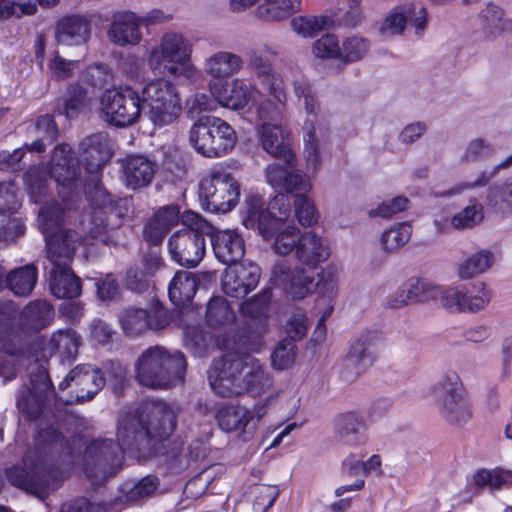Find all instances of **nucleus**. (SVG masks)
I'll return each instance as SVG.
<instances>
[{"instance_id": "obj_23", "label": "nucleus", "mask_w": 512, "mask_h": 512, "mask_svg": "<svg viewBox=\"0 0 512 512\" xmlns=\"http://www.w3.org/2000/svg\"><path fill=\"white\" fill-rule=\"evenodd\" d=\"M296 159L293 165L270 164L265 169L267 183L275 190L283 191L293 195H306L312 189V184L308 176L301 170L294 169Z\"/></svg>"}, {"instance_id": "obj_32", "label": "nucleus", "mask_w": 512, "mask_h": 512, "mask_svg": "<svg viewBox=\"0 0 512 512\" xmlns=\"http://www.w3.org/2000/svg\"><path fill=\"white\" fill-rule=\"evenodd\" d=\"M140 25L141 18L134 12L116 13L107 31L108 38L118 46L137 45L142 39Z\"/></svg>"}, {"instance_id": "obj_30", "label": "nucleus", "mask_w": 512, "mask_h": 512, "mask_svg": "<svg viewBox=\"0 0 512 512\" xmlns=\"http://www.w3.org/2000/svg\"><path fill=\"white\" fill-rule=\"evenodd\" d=\"M121 170L126 187L138 190L151 184L157 165L143 155H130L121 161Z\"/></svg>"}, {"instance_id": "obj_60", "label": "nucleus", "mask_w": 512, "mask_h": 512, "mask_svg": "<svg viewBox=\"0 0 512 512\" xmlns=\"http://www.w3.org/2000/svg\"><path fill=\"white\" fill-rule=\"evenodd\" d=\"M293 89L298 99L303 101L305 111L310 115L316 114L319 103L310 82L304 77L297 78L293 82Z\"/></svg>"}, {"instance_id": "obj_22", "label": "nucleus", "mask_w": 512, "mask_h": 512, "mask_svg": "<svg viewBox=\"0 0 512 512\" xmlns=\"http://www.w3.org/2000/svg\"><path fill=\"white\" fill-rule=\"evenodd\" d=\"M378 340L379 335L373 331L362 332L352 340L343 364L342 377L345 380L359 376L374 363L373 348Z\"/></svg>"}, {"instance_id": "obj_64", "label": "nucleus", "mask_w": 512, "mask_h": 512, "mask_svg": "<svg viewBox=\"0 0 512 512\" xmlns=\"http://www.w3.org/2000/svg\"><path fill=\"white\" fill-rule=\"evenodd\" d=\"M159 481L154 476H145L139 482L129 487L125 491V497L128 501H139L151 496L158 488Z\"/></svg>"}, {"instance_id": "obj_14", "label": "nucleus", "mask_w": 512, "mask_h": 512, "mask_svg": "<svg viewBox=\"0 0 512 512\" xmlns=\"http://www.w3.org/2000/svg\"><path fill=\"white\" fill-rule=\"evenodd\" d=\"M184 224L190 223L174 232L168 240V250L171 258L179 265L193 268L204 258L206 240L203 228L206 222L196 213H187Z\"/></svg>"}, {"instance_id": "obj_16", "label": "nucleus", "mask_w": 512, "mask_h": 512, "mask_svg": "<svg viewBox=\"0 0 512 512\" xmlns=\"http://www.w3.org/2000/svg\"><path fill=\"white\" fill-rule=\"evenodd\" d=\"M250 65L260 79L263 86L268 89L269 94L277 101L262 102L257 111L259 121L276 122L283 116V108L286 102V91L281 76L276 73L271 65L264 61L261 55L254 52L250 58Z\"/></svg>"}, {"instance_id": "obj_46", "label": "nucleus", "mask_w": 512, "mask_h": 512, "mask_svg": "<svg viewBox=\"0 0 512 512\" xmlns=\"http://www.w3.org/2000/svg\"><path fill=\"white\" fill-rule=\"evenodd\" d=\"M299 6V0H263L257 8V14L265 20L277 21L297 11Z\"/></svg>"}, {"instance_id": "obj_29", "label": "nucleus", "mask_w": 512, "mask_h": 512, "mask_svg": "<svg viewBox=\"0 0 512 512\" xmlns=\"http://www.w3.org/2000/svg\"><path fill=\"white\" fill-rule=\"evenodd\" d=\"M211 245L217 260L232 265L245 254V242L242 235L234 229L217 230L211 235Z\"/></svg>"}, {"instance_id": "obj_18", "label": "nucleus", "mask_w": 512, "mask_h": 512, "mask_svg": "<svg viewBox=\"0 0 512 512\" xmlns=\"http://www.w3.org/2000/svg\"><path fill=\"white\" fill-rule=\"evenodd\" d=\"M411 22L416 35H422L427 25L426 8L418 3L406 2L393 7L379 24V32L383 37L391 38L402 35Z\"/></svg>"}, {"instance_id": "obj_51", "label": "nucleus", "mask_w": 512, "mask_h": 512, "mask_svg": "<svg viewBox=\"0 0 512 512\" xmlns=\"http://www.w3.org/2000/svg\"><path fill=\"white\" fill-rule=\"evenodd\" d=\"M486 199L494 209H512V174L503 182L489 186Z\"/></svg>"}, {"instance_id": "obj_49", "label": "nucleus", "mask_w": 512, "mask_h": 512, "mask_svg": "<svg viewBox=\"0 0 512 512\" xmlns=\"http://www.w3.org/2000/svg\"><path fill=\"white\" fill-rule=\"evenodd\" d=\"M484 218V207L475 198L469 200V204L456 213L450 220L451 226L455 229H470Z\"/></svg>"}, {"instance_id": "obj_40", "label": "nucleus", "mask_w": 512, "mask_h": 512, "mask_svg": "<svg viewBox=\"0 0 512 512\" xmlns=\"http://www.w3.org/2000/svg\"><path fill=\"white\" fill-rule=\"evenodd\" d=\"M92 101L85 88L78 83L70 84L63 96V113L69 119L76 118L91 109Z\"/></svg>"}, {"instance_id": "obj_52", "label": "nucleus", "mask_w": 512, "mask_h": 512, "mask_svg": "<svg viewBox=\"0 0 512 512\" xmlns=\"http://www.w3.org/2000/svg\"><path fill=\"white\" fill-rule=\"evenodd\" d=\"M95 183L93 187H86V195L92 207V211L102 212L103 214H113V200L111 195L103 187L99 180V175L93 176Z\"/></svg>"}, {"instance_id": "obj_10", "label": "nucleus", "mask_w": 512, "mask_h": 512, "mask_svg": "<svg viewBox=\"0 0 512 512\" xmlns=\"http://www.w3.org/2000/svg\"><path fill=\"white\" fill-rule=\"evenodd\" d=\"M431 392L441 418L449 425L461 427L471 420V401L458 372L445 371L431 386Z\"/></svg>"}, {"instance_id": "obj_4", "label": "nucleus", "mask_w": 512, "mask_h": 512, "mask_svg": "<svg viewBox=\"0 0 512 512\" xmlns=\"http://www.w3.org/2000/svg\"><path fill=\"white\" fill-rule=\"evenodd\" d=\"M207 374L212 390L222 397L243 392L260 396L273 386L271 375L264 371L257 358L249 354L228 353L214 360Z\"/></svg>"}, {"instance_id": "obj_24", "label": "nucleus", "mask_w": 512, "mask_h": 512, "mask_svg": "<svg viewBox=\"0 0 512 512\" xmlns=\"http://www.w3.org/2000/svg\"><path fill=\"white\" fill-rule=\"evenodd\" d=\"M222 276V289L230 297L243 298L253 291L260 280L261 269L252 262L228 265Z\"/></svg>"}, {"instance_id": "obj_56", "label": "nucleus", "mask_w": 512, "mask_h": 512, "mask_svg": "<svg viewBox=\"0 0 512 512\" xmlns=\"http://www.w3.org/2000/svg\"><path fill=\"white\" fill-rule=\"evenodd\" d=\"M294 214L302 227H312L317 224L319 214L314 201L306 195H298L293 202Z\"/></svg>"}, {"instance_id": "obj_6", "label": "nucleus", "mask_w": 512, "mask_h": 512, "mask_svg": "<svg viewBox=\"0 0 512 512\" xmlns=\"http://www.w3.org/2000/svg\"><path fill=\"white\" fill-rule=\"evenodd\" d=\"M186 359L180 351H168L156 345L146 349L136 362L135 378L150 388H169L180 383L185 375Z\"/></svg>"}, {"instance_id": "obj_15", "label": "nucleus", "mask_w": 512, "mask_h": 512, "mask_svg": "<svg viewBox=\"0 0 512 512\" xmlns=\"http://www.w3.org/2000/svg\"><path fill=\"white\" fill-rule=\"evenodd\" d=\"M492 299V291L484 282L470 285L441 286L437 303L450 313H477Z\"/></svg>"}, {"instance_id": "obj_5", "label": "nucleus", "mask_w": 512, "mask_h": 512, "mask_svg": "<svg viewBox=\"0 0 512 512\" xmlns=\"http://www.w3.org/2000/svg\"><path fill=\"white\" fill-rule=\"evenodd\" d=\"M79 173V162L70 146L61 144L54 149L49 170L44 166L31 167L24 175V183L31 201L36 204L43 202L41 209L51 202L58 204L54 199L46 200L49 179L53 178L62 189L68 188L70 193Z\"/></svg>"}, {"instance_id": "obj_1", "label": "nucleus", "mask_w": 512, "mask_h": 512, "mask_svg": "<svg viewBox=\"0 0 512 512\" xmlns=\"http://www.w3.org/2000/svg\"><path fill=\"white\" fill-rule=\"evenodd\" d=\"M176 427L174 410L163 402H148L135 412L123 414L117 426V440H95L85 451L87 465L96 466L103 474L120 468L125 451L147 450L152 455L157 445L167 439Z\"/></svg>"}, {"instance_id": "obj_61", "label": "nucleus", "mask_w": 512, "mask_h": 512, "mask_svg": "<svg viewBox=\"0 0 512 512\" xmlns=\"http://www.w3.org/2000/svg\"><path fill=\"white\" fill-rule=\"evenodd\" d=\"M343 467L348 469L351 475L363 473L365 476L375 472L382 474V461L381 457L377 454L372 455L367 461L363 462L355 459L353 456L347 457L343 463Z\"/></svg>"}, {"instance_id": "obj_63", "label": "nucleus", "mask_w": 512, "mask_h": 512, "mask_svg": "<svg viewBox=\"0 0 512 512\" xmlns=\"http://www.w3.org/2000/svg\"><path fill=\"white\" fill-rule=\"evenodd\" d=\"M312 53L315 57L321 59H340V45L337 37L333 34L323 35L313 43Z\"/></svg>"}, {"instance_id": "obj_54", "label": "nucleus", "mask_w": 512, "mask_h": 512, "mask_svg": "<svg viewBox=\"0 0 512 512\" xmlns=\"http://www.w3.org/2000/svg\"><path fill=\"white\" fill-rule=\"evenodd\" d=\"M318 281L315 283V291L329 300H333L338 295L339 291V275L334 266H327L323 268L318 274Z\"/></svg>"}, {"instance_id": "obj_41", "label": "nucleus", "mask_w": 512, "mask_h": 512, "mask_svg": "<svg viewBox=\"0 0 512 512\" xmlns=\"http://www.w3.org/2000/svg\"><path fill=\"white\" fill-rule=\"evenodd\" d=\"M112 214H103L102 212L92 211L88 221H84V229L89 236L104 244L114 243L115 226L110 223Z\"/></svg>"}, {"instance_id": "obj_17", "label": "nucleus", "mask_w": 512, "mask_h": 512, "mask_svg": "<svg viewBox=\"0 0 512 512\" xmlns=\"http://www.w3.org/2000/svg\"><path fill=\"white\" fill-rule=\"evenodd\" d=\"M100 108L105 121L116 127L132 125L142 111L139 94L128 86L105 91Z\"/></svg>"}, {"instance_id": "obj_26", "label": "nucleus", "mask_w": 512, "mask_h": 512, "mask_svg": "<svg viewBox=\"0 0 512 512\" xmlns=\"http://www.w3.org/2000/svg\"><path fill=\"white\" fill-rule=\"evenodd\" d=\"M261 147L274 158L293 165L295 153L291 146L290 134L280 124L263 122L256 128Z\"/></svg>"}, {"instance_id": "obj_7", "label": "nucleus", "mask_w": 512, "mask_h": 512, "mask_svg": "<svg viewBox=\"0 0 512 512\" xmlns=\"http://www.w3.org/2000/svg\"><path fill=\"white\" fill-rule=\"evenodd\" d=\"M192 54V42L181 33L169 31L150 50L148 65L154 72L163 71L174 77L196 80L199 70L191 62Z\"/></svg>"}, {"instance_id": "obj_43", "label": "nucleus", "mask_w": 512, "mask_h": 512, "mask_svg": "<svg viewBox=\"0 0 512 512\" xmlns=\"http://www.w3.org/2000/svg\"><path fill=\"white\" fill-rule=\"evenodd\" d=\"M412 234V227L406 222L385 229L380 236V245L386 254H395L405 246Z\"/></svg>"}, {"instance_id": "obj_58", "label": "nucleus", "mask_w": 512, "mask_h": 512, "mask_svg": "<svg viewBox=\"0 0 512 512\" xmlns=\"http://www.w3.org/2000/svg\"><path fill=\"white\" fill-rule=\"evenodd\" d=\"M296 358V345L291 339H283L275 347L271 361L277 370H285L292 366Z\"/></svg>"}, {"instance_id": "obj_53", "label": "nucleus", "mask_w": 512, "mask_h": 512, "mask_svg": "<svg viewBox=\"0 0 512 512\" xmlns=\"http://www.w3.org/2000/svg\"><path fill=\"white\" fill-rule=\"evenodd\" d=\"M304 150L306 168L315 172L320 165V154L318 141L315 137V127L312 121H306L304 124Z\"/></svg>"}, {"instance_id": "obj_25", "label": "nucleus", "mask_w": 512, "mask_h": 512, "mask_svg": "<svg viewBox=\"0 0 512 512\" xmlns=\"http://www.w3.org/2000/svg\"><path fill=\"white\" fill-rule=\"evenodd\" d=\"M74 383L79 386L80 392L76 395V401L83 403L91 400L106 385V377L100 368L91 364H80L72 369L59 384L60 390H65Z\"/></svg>"}, {"instance_id": "obj_21", "label": "nucleus", "mask_w": 512, "mask_h": 512, "mask_svg": "<svg viewBox=\"0 0 512 512\" xmlns=\"http://www.w3.org/2000/svg\"><path fill=\"white\" fill-rule=\"evenodd\" d=\"M53 317L54 309L45 300L31 301L22 309L18 318V329L13 332L21 353L26 349L28 339L50 325Z\"/></svg>"}, {"instance_id": "obj_20", "label": "nucleus", "mask_w": 512, "mask_h": 512, "mask_svg": "<svg viewBox=\"0 0 512 512\" xmlns=\"http://www.w3.org/2000/svg\"><path fill=\"white\" fill-rule=\"evenodd\" d=\"M271 282L293 299H304L315 289L314 276L304 267H291L286 261L277 262L271 270Z\"/></svg>"}, {"instance_id": "obj_47", "label": "nucleus", "mask_w": 512, "mask_h": 512, "mask_svg": "<svg viewBox=\"0 0 512 512\" xmlns=\"http://www.w3.org/2000/svg\"><path fill=\"white\" fill-rule=\"evenodd\" d=\"M333 20L328 16H297L291 20L292 30L301 37H313L324 29L331 27Z\"/></svg>"}, {"instance_id": "obj_31", "label": "nucleus", "mask_w": 512, "mask_h": 512, "mask_svg": "<svg viewBox=\"0 0 512 512\" xmlns=\"http://www.w3.org/2000/svg\"><path fill=\"white\" fill-rule=\"evenodd\" d=\"M91 36V23L83 15L62 17L55 27V39L65 46H80L88 42Z\"/></svg>"}, {"instance_id": "obj_12", "label": "nucleus", "mask_w": 512, "mask_h": 512, "mask_svg": "<svg viewBox=\"0 0 512 512\" xmlns=\"http://www.w3.org/2000/svg\"><path fill=\"white\" fill-rule=\"evenodd\" d=\"M240 197V184L229 169L214 165L199 182V199L204 210L227 213L234 209Z\"/></svg>"}, {"instance_id": "obj_45", "label": "nucleus", "mask_w": 512, "mask_h": 512, "mask_svg": "<svg viewBox=\"0 0 512 512\" xmlns=\"http://www.w3.org/2000/svg\"><path fill=\"white\" fill-rule=\"evenodd\" d=\"M271 296V291L265 289L241 305L242 314L257 322L259 334L265 332L264 323Z\"/></svg>"}, {"instance_id": "obj_34", "label": "nucleus", "mask_w": 512, "mask_h": 512, "mask_svg": "<svg viewBox=\"0 0 512 512\" xmlns=\"http://www.w3.org/2000/svg\"><path fill=\"white\" fill-rule=\"evenodd\" d=\"M366 421L355 411L339 414L335 418V431L338 437L350 446H361L367 442Z\"/></svg>"}, {"instance_id": "obj_35", "label": "nucleus", "mask_w": 512, "mask_h": 512, "mask_svg": "<svg viewBox=\"0 0 512 512\" xmlns=\"http://www.w3.org/2000/svg\"><path fill=\"white\" fill-rule=\"evenodd\" d=\"M179 214L175 205L160 208L144 227L145 240L154 245L161 243L168 231L178 224Z\"/></svg>"}, {"instance_id": "obj_36", "label": "nucleus", "mask_w": 512, "mask_h": 512, "mask_svg": "<svg viewBox=\"0 0 512 512\" xmlns=\"http://www.w3.org/2000/svg\"><path fill=\"white\" fill-rule=\"evenodd\" d=\"M16 306L12 302H0V350L10 356L21 354L17 338L13 335L18 329L16 319Z\"/></svg>"}, {"instance_id": "obj_57", "label": "nucleus", "mask_w": 512, "mask_h": 512, "mask_svg": "<svg viewBox=\"0 0 512 512\" xmlns=\"http://www.w3.org/2000/svg\"><path fill=\"white\" fill-rule=\"evenodd\" d=\"M369 49L370 42L367 39L357 36L348 37L340 46V60L348 63L359 61Z\"/></svg>"}, {"instance_id": "obj_2", "label": "nucleus", "mask_w": 512, "mask_h": 512, "mask_svg": "<svg viewBox=\"0 0 512 512\" xmlns=\"http://www.w3.org/2000/svg\"><path fill=\"white\" fill-rule=\"evenodd\" d=\"M63 215L61 206L51 202L39 209L37 222L46 241V258L51 265L50 290L57 298H75L81 294V284L70 264L83 239L76 231L60 229Z\"/></svg>"}, {"instance_id": "obj_19", "label": "nucleus", "mask_w": 512, "mask_h": 512, "mask_svg": "<svg viewBox=\"0 0 512 512\" xmlns=\"http://www.w3.org/2000/svg\"><path fill=\"white\" fill-rule=\"evenodd\" d=\"M265 415V407L256 405L248 408L242 405L222 408L217 415L219 427L225 432H236L242 441L253 438L261 418Z\"/></svg>"}, {"instance_id": "obj_28", "label": "nucleus", "mask_w": 512, "mask_h": 512, "mask_svg": "<svg viewBox=\"0 0 512 512\" xmlns=\"http://www.w3.org/2000/svg\"><path fill=\"white\" fill-rule=\"evenodd\" d=\"M209 92L222 107L242 110L254 100L257 90L245 79L235 78L231 83L214 85Z\"/></svg>"}, {"instance_id": "obj_42", "label": "nucleus", "mask_w": 512, "mask_h": 512, "mask_svg": "<svg viewBox=\"0 0 512 512\" xmlns=\"http://www.w3.org/2000/svg\"><path fill=\"white\" fill-rule=\"evenodd\" d=\"M37 268L33 264L14 269L6 276L7 285L18 296H27L37 282Z\"/></svg>"}, {"instance_id": "obj_39", "label": "nucleus", "mask_w": 512, "mask_h": 512, "mask_svg": "<svg viewBox=\"0 0 512 512\" xmlns=\"http://www.w3.org/2000/svg\"><path fill=\"white\" fill-rule=\"evenodd\" d=\"M496 261L492 250L481 249L459 263L457 276L460 280H470L490 270Z\"/></svg>"}, {"instance_id": "obj_9", "label": "nucleus", "mask_w": 512, "mask_h": 512, "mask_svg": "<svg viewBox=\"0 0 512 512\" xmlns=\"http://www.w3.org/2000/svg\"><path fill=\"white\" fill-rule=\"evenodd\" d=\"M272 248L281 256L293 254L302 266L312 269L325 263L331 256L328 238L314 230L302 231L295 225L280 232Z\"/></svg>"}, {"instance_id": "obj_38", "label": "nucleus", "mask_w": 512, "mask_h": 512, "mask_svg": "<svg viewBox=\"0 0 512 512\" xmlns=\"http://www.w3.org/2000/svg\"><path fill=\"white\" fill-rule=\"evenodd\" d=\"M80 339L77 333L71 329H60L54 332L44 350L50 355L58 354L62 361H71L78 353Z\"/></svg>"}, {"instance_id": "obj_27", "label": "nucleus", "mask_w": 512, "mask_h": 512, "mask_svg": "<svg viewBox=\"0 0 512 512\" xmlns=\"http://www.w3.org/2000/svg\"><path fill=\"white\" fill-rule=\"evenodd\" d=\"M242 58L230 51H217L206 57L203 61V71L210 77L209 90L228 82V78L238 74L243 68Z\"/></svg>"}, {"instance_id": "obj_62", "label": "nucleus", "mask_w": 512, "mask_h": 512, "mask_svg": "<svg viewBox=\"0 0 512 512\" xmlns=\"http://www.w3.org/2000/svg\"><path fill=\"white\" fill-rule=\"evenodd\" d=\"M253 512H267L279 496V490L272 485H258L254 488Z\"/></svg>"}, {"instance_id": "obj_59", "label": "nucleus", "mask_w": 512, "mask_h": 512, "mask_svg": "<svg viewBox=\"0 0 512 512\" xmlns=\"http://www.w3.org/2000/svg\"><path fill=\"white\" fill-rule=\"evenodd\" d=\"M293 89L298 99L303 101L305 111L310 115L316 114L319 103L310 82L304 77L297 78L293 82Z\"/></svg>"}, {"instance_id": "obj_48", "label": "nucleus", "mask_w": 512, "mask_h": 512, "mask_svg": "<svg viewBox=\"0 0 512 512\" xmlns=\"http://www.w3.org/2000/svg\"><path fill=\"white\" fill-rule=\"evenodd\" d=\"M185 346L194 351L195 354L201 355L209 351V349L218 347L220 349L227 348L222 345L218 340L214 339L212 335L206 333L201 327H186L185 329Z\"/></svg>"}, {"instance_id": "obj_55", "label": "nucleus", "mask_w": 512, "mask_h": 512, "mask_svg": "<svg viewBox=\"0 0 512 512\" xmlns=\"http://www.w3.org/2000/svg\"><path fill=\"white\" fill-rule=\"evenodd\" d=\"M147 310L128 308L120 316V324L127 335H139L147 330Z\"/></svg>"}, {"instance_id": "obj_33", "label": "nucleus", "mask_w": 512, "mask_h": 512, "mask_svg": "<svg viewBox=\"0 0 512 512\" xmlns=\"http://www.w3.org/2000/svg\"><path fill=\"white\" fill-rule=\"evenodd\" d=\"M81 150L86 163V171L92 176L99 175L103 165L111 156L107 135L98 133L86 137L81 142Z\"/></svg>"}, {"instance_id": "obj_50", "label": "nucleus", "mask_w": 512, "mask_h": 512, "mask_svg": "<svg viewBox=\"0 0 512 512\" xmlns=\"http://www.w3.org/2000/svg\"><path fill=\"white\" fill-rule=\"evenodd\" d=\"M406 285L412 303L438 301L440 285L420 278H410Z\"/></svg>"}, {"instance_id": "obj_13", "label": "nucleus", "mask_w": 512, "mask_h": 512, "mask_svg": "<svg viewBox=\"0 0 512 512\" xmlns=\"http://www.w3.org/2000/svg\"><path fill=\"white\" fill-rule=\"evenodd\" d=\"M189 143L207 158H220L230 153L237 143L233 127L221 118L205 116L190 128Z\"/></svg>"}, {"instance_id": "obj_3", "label": "nucleus", "mask_w": 512, "mask_h": 512, "mask_svg": "<svg viewBox=\"0 0 512 512\" xmlns=\"http://www.w3.org/2000/svg\"><path fill=\"white\" fill-rule=\"evenodd\" d=\"M65 448L66 441L56 429L40 430L35 438V449L27 451L23 458L30 473L20 467H12L6 472L8 480L12 485L44 499L63 481L58 457Z\"/></svg>"}, {"instance_id": "obj_11", "label": "nucleus", "mask_w": 512, "mask_h": 512, "mask_svg": "<svg viewBox=\"0 0 512 512\" xmlns=\"http://www.w3.org/2000/svg\"><path fill=\"white\" fill-rule=\"evenodd\" d=\"M144 116L155 128L169 126L181 115L182 103L177 86L165 78L147 83L141 93Z\"/></svg>"}, {"instance_id": "obj_8", "label": "nucleus", "mask_w": 512, "mask_h": 512, "mask_svg": "<svg viewBox=\"0 0 512 512\" xmlns=\"http://www.w3.org/2000/svg\"><path fill=\"white\" fill-rule=\"evenodd\" d=\"M290 211L291 204L283 193L276 195L267 208L262 196L249 194L244 200L240 213L246 228L257 229L265 240L274 242L280 232L289 226L286 224V219Z\"/></svg>"}, {"instance_id": "obj_37", "label": "nucleus", "mask_w": 512, "mask_h": 512, "mask_svg": "<svg viewBox=\"0 0 512 512\" xmlns=\"http://www.w3.org/2000/svg\"><path fill=\"white\" fill-rule=\"evenodd\" d=\"M199 286V279L193 272L179 270L168 285V295L177 307H183L193 300Z\"/></svg>"}, {"instance_id": "obj_44", "label": "nucleus", "mask_w": 512, "mask_h": 512, "mask_svg": "<svg viewBox=\"0 0 512 512\" xmlns=\"http://www.w3.org/2000/svg\"><path fill=\"white\" fill-rule=\"evenodd\" d=\"M206 322L213 328L226 327L235 320L229 302L221 296L212 297L206 307Z\"/></svg>"}]
</instances>
